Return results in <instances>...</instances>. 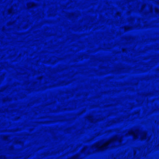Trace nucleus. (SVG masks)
Listing matches in <instances>:
<instances>
[{"label": "nucleus", "mask_w": 159, "mask_h": 159, "mask_svg": "<svg viewBox=\"0 0 159 159\" xmlns=\"http://www.w3.org/2000/svg\"><path fill=\"white\" fill-rule=\"evenodd\" d=\"M117 141H120V140L118 139L117 137L115 136L105 143H104L102 142H100L95 143L93 146L92 148L96 151L103 150L113 145Z\"/></svg>", "instance_id": "f03ea898"}, {"label": "nucleus", "mask_w": 159, "mask_h": 159, "mask_svg": "<svg viewBox=\"0 0 159 159\" xmlns=\"http://www.w3.org/2000/svg\"><path fill=\"white\" fill-rule=\"evenodd\" d=\"M77 159H80V92H77Z\"/></svg>", "instance_id": "f257e3e1"}, {"label": "nucleus", "mask_w": 159, "mask_h": 159, "mask_svg": "<svg viewBox=\"0 0 159 159\" xmlns=\"http://www.w3.org/2000/svg\"><path fill=\"white\" fill-rule=\"evenodd\" d=\"M129 134L130 135H133L134 139L138 138L139 135L140 136V138L141 139H146L147 134L145 132H140L138 130H132L129 132Z\"/></svg>", "instance_id": "7ed1b4c3"}]
</instances>
